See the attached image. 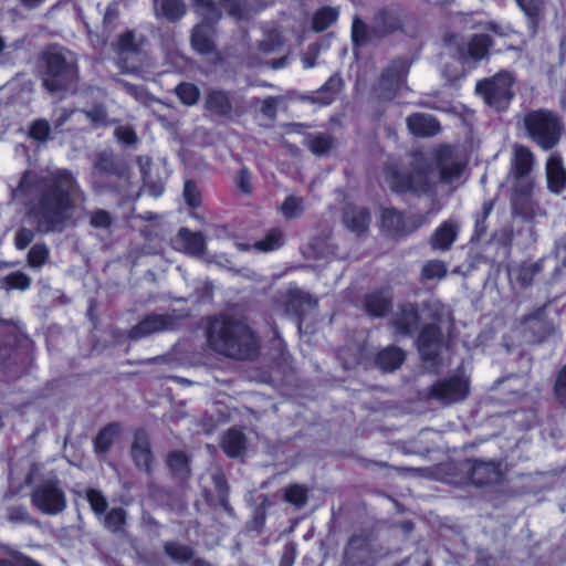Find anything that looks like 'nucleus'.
I'll use <instances>...</instances> for the list:
<instances>
[{
  "label": "nucleus",
  "instance_id": "f257e3e1",
  "mask_svg": "<svg viewBox=\"0 0 566 566\" xmlns=\"http://www.w3.org/2000/svg\"><path fill=\"white\" fill-rule=\"evenodd\" d=\"M39 233L63 232L77 200L84 201L74 175L64 168L25 170L12 190Z\"/></svg>",
  "mask_w": 566,
  "mask_h": 566
},
{
  "label": "nucleus",
  "instance_id": "f03ea898",
  "mask_svg": "<svg viewBox=\"0 0 566 566\" xmlns=\"http://www.w3.org/2000/svg\"><path fill=\"white\" fill-rule=\"evenodd\" d=\"M436 164L438 172L423 158H415L408 174H391L390 188L397 192H426L438 179L444 184L457 181L465 166L459 151L450 146H442L437 150Z\"/></svg>",
  "mask_w": 566,
  "mask_h": 566
},
{
  "label": "nucleus",
  "instance_id": "7ed1b4c3",
  "mask_svg": "<svg viewBox=\"0 0 566 566\" xmlns=\"http://www.w3.org/2000/svg\"><path fill=\"white\" fill-rule=\"evenodd\" d=\"M208 344L219 355L235 360H250L258 356L260 344L251 327L230 315L214 317L209 325Z\"/></svg>",
  "mask_w": 566,
  "mask_h": 566
},
{
  "label": "nucleus",
  "instance_id": "20e7f679",
  "mask_svg": "<svg viewBox=\"0 0 566 566\" xmlns=\"http://www.w3.org/2000/svg\"><path fill=\"white\" fill-rule=\"evenodd\" d=\"M42 86L53 95L73 93L78 84L76 54L66 48L52 45L41 59Z\"/></svg>",
  "mask_w": 566,
  "mask_h": 566
},
{
  "label": "nucleus",
  "instance_id": "39448f33",
  "mask_svg": "<svg viewBox=\"0 0 566 566\" xmlns=\"http://www.w3.org/2000/svg\"><path fill=\"white\" fill-rule=\"evenodd\" d=\"M522 128L528 139L542 150L548 151L559 144L564 123L555 112L539 108L523 115Z\"/></svg>",
  "mask_w": 566,
  "mask_h": 566
},
{
  "label": "nucleus",
  "instance_id": "423d86ee",
  "mask_svg": "<svg viewBox=\"0 0 566 566\" xmlns=\"http://www.w3.org/2000/svg\"><path fill=\"white\" fill-rule=\"evenodd\" d=\"M31 504L45 515H57L66 509V494L61 481L53 474L34 482Z\"/></svg>",
  "mask_w": 566,
  "mask_h": 566
},
{
  "label": "nucleus",
  "instance_id": "0eeeda50",
  "mask_svg": "<svg viewBox=\"0 0 566 566\" xmlns=\"http://www.w3.org/2000/svg\"><path fill=\"white\" fill-rule=\"evenodd\" d=\"M514 77L509 72H499L490 78L479 81L475 91L490 107L504 111L509 107L514 92Z\"/></svg>",
  "mask_w": 566,
  "mask_h": 566
},
{
  "label": "nucleus",
  "instance_id": "6e6552de",
  "mask_svg": "<svg viewBox=\"0 0 566 566\" xmlns=\"http://www.w3.org/2000/svg\"><path fill=\"white\" fill-rule=\"evenodd\" d=\"M450 51L454 52L461 61H481L489 55V49L492 46V39L488 34H474L468 41L458 34H453L446 40Z\"/></svg>",
  "mask_w": 566,
  "mask_h": 566
},
{
  "label": "nucleus",
  "instance_id": "1a4fd4ad",
  "mask_svg": "<svg viewBox=\"0 0 566 566\" xmlns=\"http://www.w3.org/2000/svg\"><path fill=\"white\" fill-rule=\"evenodd\" d=\"M409 62L405 57H398L384 70L378 84L375 86V93L378 98L392 99L400 86L405 83L409 71Z\"/></svg>",
  "mask_w": 566,
  "mask_h": 566
},
{
  "label": "nucleus",
  "instance_id": "9d476101",
  "mask_svg": "<svg viewBox=\"0 0 566 566\" xmlns=\"http://www.w3.org/2000/svg\"><path fill=\"white\" fill-rule=\"evenodd\" d=\"M468 394L469 380L459 375L438 380L429 388L430 398L446 406L464 400Z\"/></svg>",
  "mask_w": 566,
  "mask_h": 566
},
{
  "label": "nucleus",
  "instance_id": "9b49d317",
  "mask_svg": "<svg viewBox=\"0 0 566 566\" xmlns=\"http://www.w3.org/2000/svg\"><path fill=\"white\" fill-rule=\"evenodd\" d=\"M381 222L388 232L396 235H407L426 224L427 217L421 213L403 217L397 210L387 208L382 210Z\"/></svg>",
  "mask_w": 566,
  "mask_h": 566
},
{
  "label": "nucleus",
  "instance_id": "f8f14e48",
  "mask_svg": "<svg viewBox=\"0 0 566 566\" xmlns=\"http://www.w3.org/2000/svg\"><path fill=\"white\" fill-rule=\"evenodd\" d=\"M420 310L416 303H402L392 314L389 326L394 329L395 335L407 337L410 336L419 326Z\"/></svg>",
  "mask_w": 566,
  "mask_h": 566
},
{
  "label": "nucleus",
  "instance_id": "ddd939ff",
  "mask_svg": "<svg viewBox=\"0 0 566 566\" xmlns=\"http://www.w3.org/2000/svg\"><path fill=\"white\" fill-rule=\"evenodd\" d=\"M176 318L169 314H149L129 331V338L138 340L155 333L176 328Z\"/></svg>",
  "mask_w": 566,
  "mask_h": 566
},
{
  "label": "nucleus",
  "instance_id": "4468645a",
  "mask_svg": "<svg viewBox=\"0 0 566 566\" xmlns=\"http://www.w3.org/2000/svg\"><path fill=\"white\" fill-rule=\"evenodd\" d=\"M443 346V337L440 326L427 324L420 332L418 349L423 360L434 361Z\"/></svg>",
  "mask_w": 566,
  "mask_h": 566
},
{
  "label": "nucleus",
  "instance_id": "2eb2a0df",
  "mask_svg": "<svg viewBox=\"0 0 566 566\" xmlns=\"http://www.w3.org/2000/svg\"><path fill=\"white\" fill-rule=\"evenodd\" d=\"M534 165L535 156L533 151L527 146L515 145L513 148L509 177L516 180L515 185H523V182L528 181L526 177L533 170Z\"/></svg>",
  "mask_w": 566,
  "mask_h": 566
},
{
  "label": "nucleus",
  "instance_id": "dca6fc26",
  "mask_svg": "<svg viewBox=\"0 0 566 566\" xmlns=\"http://www.w3.org/2000/svg\"><path fill=\"white\" fill-rule=\"evenodd\" d=\"M522 328L525 339L530 343H539L554 331L553 324L546 318L543 311L527 316L523 321Z\"/></svg>",
  "mask_w": 566,
  "mask_h": 566
},
{
  "label": "nucleus",
  "instance_id": "f3484780",
  "mask_svg": "<svg viewBox=\"0 0 566 566\" xmlns=\"http://www.w3.org/2000/svg\"><path fill=\"white\" fill-rule=\"evenodd\" d=\"M545 175L547 189L554 195L566 191V168L558 153H553L546 160Z\"/></svg>",
  "mask_w": 566,
  "mask_h": 566
},
{
  "label": "nucleus",
  "instance_id": "a211bd4d",
  "mask_svg": "<svg viewBox=\"0 0 566 566\" xmlns=\"http://www.w3.org/2000/svg\"><path fill=\"white\" fill-rule=\"evenodd\" d=\"M392 294L389 290H376L367 293L363 306L367 315L375 318L385 317L392 307Z\"/></svg>",
  "mask_w": 566,
  "mask_h": 566
},
{
  "label": "nucleus",
  "instance_id": "6ab92c4d",
  "mask_svg": "<svg viewBox=\"0 0 566 566\" xmlns=\"http://www.w3.org/2000/svg\"><path fill=\"white\" fill-rule=\"evenodd\" d=\"M401 27L400 12L397 9H385L374 18L371 32L375 38L382 39L400 30Z\"/></svg>",
  "mask_w": 566,
  "mask_h": 566
},
{
  "label": "nucleus",
  "instance_id": "aec40b11",
  "mask_svg": "<svg viewBox=\"0 0 566 566\" xmlns=\"http://www.w3.org/2000/svg\"><path fill=\"white\" fill-rule=\"evenodd\" d=\"M468 474L475 485H484L496 482L500 479L499 464L495 461H470Z\"/></svg>",
  "mask_w": 566,
  "mask_h": 566
},
{
  "label": "nucleus",
  "instance_id": "412c9836",
  "mask_svg": "<svg viewBox=\"0 0 566 566\" xmlns=\"http://www.w3.org/2000/svg\"><path fill=\"white\" fill-rule=\"evenodd\" d=\"M130 453L135 464L145 470H150L153 461V452L150 441L147 432L143 429H138L135 434L130 447Z\"/></svg>",
  "mask_w": 566,
  "mask_h": 566
},
{
  "label": "nucleus",
  "instance_id": "4be33fe9",
  "mask_svg": "<svg viewBox=\"0 0 566 566\" xmlns=\"http://www.w3.org/2000/svg\"><path fill=\"white\" fill-rule=\"evenodd\" d=\"M409 132L417 137H432L441 130L439 122L429 114L413 113L406 119Z\"/></svg>",
  "mask_w": 566,
  "mask_h": 566
},
{
  "label": "nucleus",
  "instance_id": "5701e85b",
  "mask_svg": "<svg viewBox=\"0 0 566 566\" xmlns=\"http://www.w3.org/2000/svg\"><path fill=\"white\" fill-rule=\"evenodd\" d=\"M175 245L185 253L192 256H200L206 248V238L201 232H192L187 228H181L175 240Z\"/></svg>",
  "mask_w": 566,
  "mask_h": 566
},
{
  "label": "nucleus",
  "instance_id": "b1692460",
  "mask_svg": "<svg viewBox=\"0 0 566 566\" xmlns=\"http://www.w3.org/2000/svg\"><path fill=\"white\" fill-rule=\"evenodd\" d=\"M166 463L171 479L184 485L191 475L190 458L182 451L176 450L167 454Z\"/></svg>",
  "mask_w": 566,
  "mask_h": 566
},
{
  "label": "nucleus",
  "instance_id": "393cba45",
  "mask_svg": "<svg viewBox=\"0 0 566 566\" xmlns=\"http://www.w3.org/2000/svg\"><path fill=\"white\" fill-rule=\"evenodd\" d=\"M515 196L512 200L514 212L523 218L531 219L536 214L538 206H536L530 198L533 182L527 181L523 185H515Z\"/></svg>",
  "mask_w": 566,
  "mask_h": 566
},
{
  "label": "nucleus",
  "instance_id": "a878e982",
  "mask_svg": "<svg viewBox=\"0 0 566 566\" xmlns=\"http://www.w3.org/2000/svg\"><path fill=\"white\" fill-rule=\"evenodd\" d=\"M205 107L212 115L220 117H229L233 109L230 94L221 90H210L207 92Z\"/></svg>",
  "mask_w": 566,
  "mask_h": 566
},
{
  "label": "nucleus",
  "instance_id": "bb28decb",
  "mask_svg": "<svg viewBox=\"0 0 566 566\" xmlns=\"http://www.w3.org/2000/svg\"><path fill=\"white\" fill-rule=\"evenodd\" d=\"M526 17L530 29L535 33L546 17L548 0H515Z\"/></svg>",
  "mask_w": 566,
  "mask_h": 566
},
{
  "label": "nucleus",
  "instance_id": "cd10ccee",
  "mask_svg": "<svg viewBox=\"0 0 566 566\" xmlns=\"http://www.w3.org/2000/svg\"><path fill=\"white\" fill-rule=\"evenodd\" d=\"M459 226L453 220H447L433 232L430 245L433 250L447 251L457 239Z\"/></svg>",
  "mask_w": 566,
  "mask_h": 566
},
{
  "label": "nucleus",
  "instance_id": "c85d7f7f",
  "mask_svg": "<svg viewBox=\"0 0 566 566\" xmlns=\"http://www.w3.org/2000/svg\"><path fill=\"white\" fill-rule=\"evenodd\" d=\"M344 86L343 80L338 74L332 75L325 84L317 90L308 99L314 104L322 106L329 105L335 101Z\"/></svg>",
  "mask_w": 566,
  "mask_h": 566
},
{
  "label": "nucleus",
  "instance_id": "c756f323",
  "mask_svg": "<svg viewBox=\"0 0 566 566\" xmlns=\"http://www.w3.org/2000/svg\"><path fill=\"white\" fill-rule=\"evenodd\" d=\"M344 223L353 232L360 234L367 230L370 214L366 208L347 206L344 210Z\"/></svg>",
  "mask_w": 566,
  "mask_h": 566
},
{
  "label": "nucleus",
  "instance_id": "7c9ffc66",
  "mask_svg": "<svg viewBox=\"0 0 566 566\" xmlns=\"http://www.w3.org/2000/svg\"><path fill=\"white\" fill-rule=\"evenodd\" d=\"M405 358L406 355L401 348L390 345L376 355L375 363L384 371H394L401 366Z\"/></svg>",
  "mask_w": 566,
  "mask_h": 566
},
{
  "label": "nucleus",
  "instance_id": "2f4dec72",
  "mask_svg": "<svg viewBox=\"0 0 566 566\" xmlns=\"http://www.w3.org/2000/svg\"><path fill=\"white\" fill-rule=\"evenodd\" d=\"M345 558L353 565L365 562L369 556L368 539L363 535H354L344 552Z\"/></svg>",
  "mask_w": 566,
  "mask_h": 566
},
{
  "label": "nucleus",
  "instance_id": "473e14b6",
  "mask_svg": "<svg viewBox=\"0 0 566 566\" xmlns=\"http://www.w3.org/2000/svg\"><path fill=\"white\" fill-rule=\"evenodd\" d=\"M213 24L200 23L193 28L191 44L196 51L207 54L213 51L212 30Z\"/></svg>",
  "mask_w": 566,
  "mask_h": 566
},
{
  "label": "nucleus",
  "instance_id": "72a5a7b5",
  "mask_svg": "<svg viewBox=\"0 0 566 566\" xmlns=\"http://www.w3.org/2000/svg\"><path fill=\"white\" fill-rule=\"evenodd\" d=\"M154 9L157 17H164L175 22L186 13V4L182 0H154Z\"/></svg>",
  "mask_w": 566,
  "mask_h": 566
},
{
  "label": "nucleus",
  "instance_id": "f704fd0d",
  "mask_svg": "<svg viewBox=\"0 0 566 566\" xmlns=\"http://www.w3.org/2000/svg\"><path fill=\"white\" fill-rule=\"evenodd\" d=\"M545 261L546 259L543 258L533 263H522L513 269L512 275L522 286H530L534 277L543 271Z\"/></svg>",
  "mask_w": 566,
  "mask_h": 566
},
{
  "label": "nucleus",
  "instance_id": "c9c22d12",
  "mask_svg": "<svg viewBox=\"0 0 566 566\" xmlns=\"http://www.w3.org/2000/svg\"><path fill=\"white\" fill-rule=\"evenodd\" d=\"M419 310L426 319L432 321L431 324H437L438 326L450 317L447 307L434 298L421 302Z\"/></svg>",
  "mask_w": 566,
  "mask_h": 566
},
{
  "label": "nucleus",
  "instance_id": "e433bc0d",
  "mask_svg": "<svg viewBox=\"0 0 566 566\" xmlns=\"http://www.w3.org/2000/svg\"><path fill=\"white\" fill-rule=\"evenodd\" d=\"M334 137L328 133L310 134L304 145L316 156L326 155L334 147Z\"/></svg>",
  "mask_w": 566,
  "mask_h": 566
},
{
  "label": "nucleus",
  "instance_id": "4c0bfd02",
  "mask_svg": "<svg viewBox=\"0 0 566 566\" xmlns=\"http://www.w3.org/2000/svg\"><path fill=\"white\" fill-rule=\"evenodd\" d=\"M221 446L228 457L237 458L241 455L245 449V437L241 431L230 429L223 436Z\"/></svg>",
  "mask_w": 566,
  "mask_h": 566
},
{
  "label": "nucleus",
  "instance_id": "58836bf2",
  "mask_svg": "<svg viewBox=\"0 0 566 566\" xmlns=\"http://www.w3.org/2000/svg\"><path fill=\"white\" fill-rule=\"evenodd\" d=\"M146 39L143 35H137L134 31H127L119 35L117 41V49L120 55L137 54L140 52Z\"/></svg>",
  "mask_w": 566,
  "mask_h": 566
},
{
  "label": "nucleus",
  "instance_id": "ea45409f",
  "mask_svg": "<svg viewBox=\"0 0 566 566\" xmlns=\"http://www.w3.org/2000/svg\"><path fill=\"white\" fill-rule=\"evenodd\" d=\"M338 9L333 7H323L318 9L312 19V29L315 32H322L336 22Z\"/></svg>",
  "mask_w": 566,
  "mask_h": 566
},
{
  "label": "nucleus",
  "instance_id": "a19ab883",
  "mask_svg": "<svg viewBox=\"0 0 566 566\" xmlns=\"http://www.w3.org/2000/svg\"><path fill=\"white\" fill-rule=\"evenodd\" d=\"M289 305L298 316H302L305 310L316 307L317 300L306 292L295 290L290 294Z\"/></svg>",
  "mask_w": 566,
  "mask_h": 566
},
{
  "label": "nucleus",
  "instance_id": "79ce46f5",
  "mask_svg": "<svg viewBox=\"0 0 566 566\" xmlns=\"http://www.w3.org/2000/svg\"><path fill=\"white\" fill-rule=\"evenodd\" d=\"M164 552L175 563L178 564H185L191 560L195 554L190 546L180 544L178 542H166L164 544Z\"/></svg>",
  "mask_w": 566,
  "mask_h": 566
},
{
  "label": "nucleus",
  "instance_id": "37998d69",
  "mask_svg": "<svg viewBox=\"0 0 566 566\" xmlns=\"http://www.w3.org/2000/svg\"><path fill=\"white\" fill-rule=\"evenodd\" d=\"M192 1L196 12L202 17V23L214 24L221 18V12L213 0Z\"/></svg>",
  "mask_w": 566,
  "mask_h": 566
},
{
  "label": "nucleus",
  "instance_id": "c03bdc74",
  "mask_svg": "<svg viewBox=\"0 0 566 566\" xmlns=\"http://www.w3.org/2000/svg\"><path fill=\"white\" fill-rule=\"evenodd\" d=\"M119 433V426L117 423H111L99 431L94 440V448L97 453H105L111 446L115 437Z\"/></svg>",
  "mask_w": 566,
  "mask_h": 566
},
{
  "label": "nucleus",
  "instance_id": "a18cd8bd",
  "mask_svg": "<svg viewBox=\"0 0 566 566\" xmlns=\"http://www.w3.org/2000/svg\"><path fill=\"white\" fill-rule=\"evenodd\" d=\"M31 284V277L23 272L17 271L11 272L1 279L2 287L7 290H21L29 289Z\"/></svg>",
  "mask_w": 566,
  "mask_h": 566
},
{
  "label": "nucleus",
  "instance_id": "49530a36",
  "mask_svg": "<svg viewBox=\"0 0 566 566\" xmlns=\"http://www.w3.org/2000/svg\"><path fill=\"white\" fill-rule=\"evenodd\" d=\"M283 242V232L280 229H272L264 239L254 243V248L263 252H269L282 247Z\"/></svg>",
  "mask_w": 566,
  "mask_h": 566
},
{
  "label": "nucleus",
  "instance_id": "de8ad7c7",
  "mask_svg": "<svg viewBox=\"0 0 566 566\" xmlns=\"http://www.w3.org/2000/svg\"><path fill=\"white\" fill-rule=\"evenodd\" d=\"M126 520V512L122 507H114L103 517V525L112 533L120 532Z\"/></svg>",
  "mask_w": 566,
  "mask_h": 566
},
{
  "label": "nucleus",
  "instance_id": "09e8293b",
  "mask_svg": "<svg viewBox=\"0 0 566 566\" xmlns=\"http://www.w3.org/2000/svg\"><path fill=\"white\" fill-rule=\"evenodd\" d=\"M303 211L304 201L302 197L289 196L281 206V212L287 219L298 218Z\"/></svg>",
  "mask_w": 566,
  "mask_h": 566
},
{
  "label": "nucleus",
  "instance_id": "8fccbe9b",
  "mask_svg": "<svg viewBox=\"0 0 566 566\" xmlns=\"http://www.w3.org/2000/svg\"><path fill=\"white\" fill-rule=\"evenodd\" d=\"M284 500L297 507H302L307 502V489L300 484H293L285 489Z\"/></svg>",
  "mask_w": 566,
  "mask_h": 566
},
{
  "label": "nucleus",
  "instance_id": "3c124183",
  "mask_svg": "<svg viewBox=\"0 0 566 566\" xmlns=\"http://www.w3.org/2000/svg\"><path fill=\"white\" fill-rule=\"evenodd\" d=\"M352 38L356 45L366 44L371 38H375L371 28L369 29L366 23L360 19L355 18L352 27Z\"/></svg>",
  "mask_w": 566,
  "mask_h": 566
},
{
  "label": "nucleus",
  "instance_id": "603ef678",
  "mask_svg": "<svg viewBox=\"0 0 566 566\" xmlns=\"http://www.w3.org/2000/svg\"><path fill=\"white\" fill-rule=\"evenodd\" d=\"M175 93L186 105H195L200 96L199 88L191 83H181L175 88Z\"/></svg>",
  "mask_w": 566,
  "mask_h": 566
},
{
  "label": "nucleus",
  "instance_id": "864d4df0",
  "mask_svg": "<svg viewBox=\"0 0 566 566\" xmlns=\"http://www.w3.org/2000/svg\"><path fill=\"white\" fill-rule=\"evenodd\" d=\"M82 113L94 126H107L109 124L108 113L104 105H94L88 109L82 111Z\"/></svg>",
  "mask_w": 566,
  "mask_h": 566
},
{
  "label": "nucleus",
  "instance_id": "5fc2aeb1",
  "mask_svg": "<svg viewBox=\"0 0 566 566\" xmlns=\"http://www.w3.org/2000/svg\"><path fill=\"white\" fill-rule=\"evenodd\" d=\"M493 210V201H485L482 206L481 211L475 217V231L474 238L480 240L483 235L486 234L488 226L486 219Z\"/></svg>",
  "mask_w": 566,
  "mask_h": 566
},
{
  "label": "nucleus",
  "instance_id": "6e6d98bb",
  "mask_svg": "<svg viewBox=\"0 0 566 566\" xmlns=\"http://www.w3.org/2000/svg\"><path fill=\"white\" fill-rule=\"evenodd\" d=\"M555 258L558 260L553 273V277L557 279L563 275L566 271V235L560 237L556 243L554 249Z\"/></svg>",
  "mask_w": 566,
  "mask_h": 566
},
{
  "label": "nucleus",
  "instance_id": "4d7b16f0",
  "mask_svg": "<svg viewBox=\"0 0 566 566\" xmlns=\"http://www.w3.org/2000/svg\"><path fill=\"white\" fill-rule=\"evenodd\" d=\"M0 566H42L36 560L17 551H8V557L0 558Z\"/></svg>",
  "mask_w": 566,
  "mask_h": 566
},
{
  "label": "nucleus",
  "instance_id": "13d9d810",
  "mask_svg": "<svg viewBox=\"0 0 566 566\" xmlns=\"http://www.w3.org/2000/svg\"><path fill=\"white\" fill-rule=\"evenodd\" d=\"M49 258V249L45 244H34L28 253V264L39 269L45 264Z\"/></svg>",
  "mask_w": 566,
  "mask_h": 566
},
{
  "label": "nucleus",
  "instance_id": "bf43d9fd",
  "mask_svg": "<svg viewBox=\"0 0 566 566\" xmlns=\"http://www.w3.org/2000/svg\"><path fill=\"white\" fill-rule=\"evenodd\" d=\"M90 224L95 229H109L114 222L112 214L104 209H95L88 213Z\"/></svg>",
  "mask_w": 566,
  "mask_h": 566
},
{
  "label": "nucleus",
  "instance_id": "052dcab7",
  "mask_svg": "<svg viewBox=\"0 0 566 566\" xmlns=\"http://www.w3.org/2000/svg\"><path fill=\"white\" fill-rule=\"evenodd\" d=\"M447 274V266L442 261L432 260L427 262L421 271V275L426 280L442 279Z\"/></svg>",
  "mask_w": 566,
  "mask_h": 566
},
{
  "label": "nucleus",
  "instance_id": "680f3d73",
  "mask_svg": "<svg viewBox=\"0 0 566 566\" xmlns=\"http://www.w3.org/2000/svg\"><path fill=\"white\" fill-rule=\"evenodd\" d=\"M86 499L95 514L103 515L105 513L108 503L101 491L95 489H88L86 491Z\"/></svg>",
  "mask_w": 566,
  "mask_h": 566
},
{
  "label": "nucleus",
  "instance_id": "e2e57ef3",
  "mask_svg": "<svg viewBox=\"0 0 566 566\" xmlns=\"http://www.w3.org/2000/svg\"><path fill=\"white\" fill-rule=\"evenodd\" d=\"M51 126L46 119H36L30 126V136L39 142H46Z\"/></svg>",
  "mask_w": 566,
  "mask_h": 566
},
{
  "label": "nucleus",
  "instance_id": "0e129e2a",
  "mask_svg": "<svg viewBox=\"0 0 566 566\" xmlns=\"http://www.w3.org/2000/svg\"><path fill=\"white\" fill-rule=\"evenodd\" d=\"M7 517L12 523L32 524L35 522V520L29 514L24 506L8 507Z\"/></svg>",
  "mask_w": 566,
  "mask_h": 566
},
{
  "label": "nucleus",
  "instance_id": "69168bd1",
  "mask_svg": "<svg viewBox=\"0 0 566 566\" xmlns=\"http://www.w3.org/2000/svg\"><path fill=\"white\" fill-rule=\"evenodd\" d=\"M184 197L187 205L191 208H197L201 205L200 191L192 180H186L184 186Z\"/></svg>",
  "mask_w": 566,
  "mask_h": 566
},
{
  "label": "nucleus",
  "instance_id": "338daca9",
  "mask_svg": "<svg viewBox=\"0 0 566 566\" xmlns=\"http://www.w3.org/2000/svg\"><path fill=\"white\" fill-rule=\"evenodd\" d=\"M554 390L558 401L566 407V365L558 373Z\"/></svg>",
  "mask_w": 566,
  "mask_h": 566
},
{
  "label": "nucleus",
  "instance_id": "774afa93",
  "mask_svg": "<svg viewBox=\"0 0 566 566\" xmlns=\"http://www.w3.org/2000/svg\"><path fill=\"white\" fill-rule=\"evenodd\" d=\"M34 239V231L28 228H21L17 231L14 238L15 248L24 250Z\"/></svg>",
  "mask_w": 566,
  "mask_h": 566
}]
</instances>
